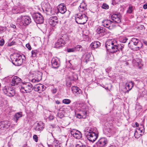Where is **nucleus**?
I'll return each mask as SVG.
<instances>
[{
    "instance_id": "1",
    "label": "nucleus",
    "mask_w": 147,
    "mask_h": 147,
    "mask_svg": "<svg viewBox=\"0 0 147 147\" xmlns=\"http://www.w3.org/2000/svg\"><path fill=\"white\" fill-rule=\"evenodd\" d=\"M105 47L109 52L113 53L118 51H122L124 45L123 44H118L115 40H111L107 41Z\"/></svg>"
},
{
    "instance_id": "2",
    "label": "nucleus",
    "mask_w": 147,
    "mask_h": 147,
    "mask_svg": "<svg viewBox=\"0 0 147 147\" xmlns=\"http://www.w3.org/2000/svg\"><path fill=\"white\" fill-rule=\"evenodd\" d=\"M25 57L19 54H14L11 57L12 63L16 66H20L23 63Z\"/></svg>"
},
{
    "instance_id": "3",
    "label": "nucleus",
    "mask_w": 147,
    "mask_h": 147,
    "mask_svg": "<svg viewBox=\"0 0 147 147\" xmlns=\"http://www.w3.org/2000/svg\"><path fill=\"white\" fill-rule=\"evenodd\" d=\"M21 87L20 90L23 93L30 92L33 89L32 85L29 82H22L21 85Z\"/></svg>"
},
{
    "instance_id": "4",
    "label": "nucleus",
    "mask_w": 147,
    "mask_h": 147,
    "mask_svg": "<svg viewBox=\"0 0 147 147\" xmlns=\"http://www.w3.org/2000/svg\"><path fill=\"white\" fill-rule=\"evenodd\" d=\"M88 20V18L86 15L81 13L77 14L75 17L76 22L80 24H84Z\"/></svg>"
},
{
    "instance_id": "5",
    "label": "nucleus",
    "mask_w": 147,
    "mask_h": 147,
    "mask_svg": "<svg viewBox=\"0 0 147 147\" xmlns=\"http://www.w3.org/2000/svg\"><path fill=\"white\" fill-rule=\"evenodd\" d=\"M139 42L140 40L139 39L134 38H133L129 43L128 44V46L134 50H135L137 51L139 50L142 47V43H140L141 45L138 46L135 48L134 47V46L138 45L139 44H140Z\"/></svg>"
},
{
    "instance_id": "6",
    "label": "nucleus",
    "mask_w": 147,
    "mask_h": 147,
    "mask_svg": "<svg viewBox=\"0 0 147 147\" xmlns=\"http://www.w3.org/2000/svg\"><path fill=\"white\" fill-rule=\"evenodd\" d=\"M86 136L88 140L92 142H94L97 139L98 137V134L97 132L94 131L92 129L90 130Z\"/></svg>"
},
{
    "instance_id": "7",
    "label": "nucleus",
    "mask_w": 147,
    "mask_h": 147,
    "mask_svg": "<svg viewBox=\"0 0 147 147\" xmlns=\"http://www.w3.org/2000/svg\"><path fill=\"white\" fill-rule=\"evenodd\" d=\"M32 18L36 24H42L44 21V18L40 13H33L32 15Z\"/></svg>"
},
{
    "instance_id": "8",
    "label": "nucleus",
    "mask_w": 147,
    "mask_h": 147,
    "mask_svg": "<svg viewBox=\"0 0 147 147\" xmlns=\"http://www.w3.org/2000/svg\"><path fill=\"white\" fill-rule=\"evenodd\" d=\"M17 20L19 22L22 21L23 24L24 26L28 25L31 22V19L28 16H21L18 18Z\"/></svg>"
},
{
    "instance_id": "9",
    "label": "nucleus",
    "mask_w": 147,
    "mask_h": 147,
    "mask_svg": "<svg viewBox=\"0 0 147 147\" xmlns=\"http://www.w3.org/2000/svg\"><path fill=\"white\" fill-rule=\"evenodd\" d=\"M3 91L4 94L9 96H13L15 94L14 90L10 87L5 86L3 89Z\"/></svg>"
},
{
    "instance_id": "10",
    "label": "nucleus",
    "mask_w": 147,
    "mask_h": 147,
    "mask_svg": "<svg viewBox=\"0 0 147 147\" xmlns=\"http://www.w3.org/2000/svg\"><path fill=\"white\" fill-rule=\"evenodd\" d=\"M108 142L106 138H102L96 143V145L97 147H105L107 146Z\"/></svg>"
},
{
    "instance_id": "11",
    "label": "nucleus",
    "mask_w": 147,
    "mask_h": 147,
    "mask_svg": "<svg viewBox=\"0 0 147 147\" xmlns=\"http://www.w3.org/2000/svg\"><path fill=\"white\" fill-rule=\"evenodd\" d=\"M102 23L103 26L110 30L112 29L113 27L115 26L114 24H113L111 20L108 19L103 20Z\"/></svg>"
},
{
    "instance_id": "12",
    "label": "nucleus",
    "mask_w": 147,
    "mask_h": 147,
    "mask_svg": "<svg viewBox=\"0 0 147 147\" xmlns=\"http://www.w3.org/2000/svg\"><path fill=\"white\" fill-rule=\"evenodd\" d=\"M44 7L47 14L51 15L55 14V13H57L54 11L55 9H52L49 3L46 4Z\"/></svg>"
},
{
    "instance_id": "13",
    "label": "nucleus",
    "mask_w": 147,
    "mask_h": 147,
    "mask_svg": "<svg viewBox=\"0 0 147 147\" xmlns=\"http://www.w3.org/2000/svg\"><path fill=\"white\" fill-rule=\"evenodd\" d=\"M120 15L116 14H114L111 16L112 22L113 24H119L121 22V21L120 18Z\"/></svg>"
},
{
    "instance_id": "14",
    "label": "nucleus",
    "mask_w": 147,
    "mask_h": 147,
    "mask_svg": "<svg viewBox=\"0 0 147 147\" xmlns=\"http://www.w3.org/2000/svg\"><path fill=\"white\" fill-rule=\"evenodd\" d=\"M70 133L73 137L77 139H80L82 136V134L80 131L75 129L71 130L70 131Z\"/></svg>"
},
{
    "instance_id": "15",
    "label": "nucleus",
    "mask_w": 147,
    "mask_h": 147,
    "mask_svg": "<svg viewBox=\"0 0 147 147\" xmlns=\"http://www.w3.org/2000/svg\"><path fill=\"white\" fill-rule=\"evenodd\" d=\"M57 12H59L62 14L64 13L67 11L66 7L65 4L63 3L59 4L57 7Z\"/></svg>"
},
{
    "instance_id": "16",
    "label": "nucleus",
    "mask_w": 147,
    "mask_h": 147,
    "mask_svg": "<svg viewBox=\"0 0 147 147\" xmlns=\"http://www.w3.org/2000/svg\"><path fill=\"white\" fill-rule=\"evenodd\" d=\"M58 22V19L56 16H53L50 18L49 20V24L53 26H55Z\"/></svg>"
},
{
    "instance_id": "17",
    "label": "nucleus",
    "mask_w": 147,
    "mask_h": 147,
    "mask_svg": "<svg viewBox=\"0 0 147 147\" xmlns=\"http://www.w3.org/2000/svg\"><path fill=\"white\" fill-rule=\"evenodd\" d=\"M21 79L17 76L14 77L12 80L11 84L12 86H16L21 82Z\"/></svg>"
},
{
    "instance_id": "18",
    "label": "nucleus",
    "mask_w": 147,
    "mask_h": 147,
    "mask_svg": "<svg viewBox=\"0 0 147 147\" xmlns=\"http://www.w3.org/2000/svg\"><path fill=\"white\" fill-rule=\"evenodd\" d=\"M44 86L40 84L36 85L34 86V90L35 91L41 93L44 90Z\"/></svg>"
},
{
    "instance_id": "19",
    "label": "nucleus",
    "mask_w": 147,
    "mask_h": 147,
    "mask_svg": "<svg viewBox=\"0 0 147 147\" xmlns=\"http://www.w3.org/2000/svg\"><path fill=\"white\" fill-rule=\"evenodd\" d=\"M51 66L54 68H58L60 66V64L58 62L57 59L53 58L51 61Z\"/></svg>"
},
{
    "instance_id": "20",
    "label": "nucleus",
    "mask_w": 147,
    "mask_h": 147,
    "mask_svg": "<svg viewBox=\"0 0 147 147\" xmlns=\"http://www.w3.org/2000/svg\"><path fill=\"white\" fill-rule=\"evenodd\" d=\"M7 121L0 122V129H3L4 128L6 129L8 128L10 126V124Z\"/></svg>"
},
{
    "instance_id": "21",
    "label": "nucleus",
    "mask_w": 147,
    "mask_h": 147,
    "mask_svg": "<svg viewBox=\"0 0 147 147\" xmlns=\"http://www.w3.org/2000/svg\"><path fill=\"white\" fill-rule=\"evenodd\" d=\"M134 86V83L132 81L129 82H127L125 84V88L126 89H128V90H127L125 92V93L128 92L129 91L131 90Z\"/></svg>"
},
{
    "instance_id": "22",
    "label": "nucleus",
    "mask_w": 147,
    "mask_h": 147,
    "mask_svg": "<svg viewBox=\"0 0 147 147\" xmlns=\"http://www.w3.org/2000/svg\"><path fill=\"white\" fill-rule=\"evenodd\" d=\"M105 28L99 26L97 28L96 31L97 33L100 34V35L102 36L105 33Z\"/></svg>"
},
{
    "instance_id": "23",
    "label": "nucleus",
    "mask_w": 147,
    "mask_h": 147,
    "mask_svg": "<svg viewBox=\"0 0 147 147\" xmlns=\"http://www.w3.org/2000/svg\"><path fill=\"white\" fill-rule=\"evenodd\" d=\"M44 124L42 122L38 123L36 126L35 129L36 131H39V132H40L44 128Z\"/></svg>"
},
{
    "instance_id": "24",
    "label": "nucleus",
    "mask_w": 147,
    "mask_h": 147,
    "mask_svg": "<svg viewBox=\"0 0 147 147\" xmlns=\"http://www.w3.org/2000/svg\"><path fill=\"white\" fill-rule=\"evenodd\" d=\"M71 90L74 93L77 94H80L82 93L81 90L78 87L76 86H74L71 87Z\"/></svg>"
},
{
    "instance_id": "25",
    "label": "nucleus",
    "mask_w": 147,
    "mask_h": 147,
    "mask_svg": "<svg viewBox=\"0 0 147 147\" xmlns=\"http://www.w3.org/2000/svg\"><path fill=\"white\" fill-rule=\"evenodd\" d=\"M22 112H19L17 113L14 115L13 119L17 123L18 121L19 120L20 118L22 117Z\"/></svg>"
},
{
    "instance_id": "26",
    "label": "nucleus",
    "mask_w": 147,
    "mask_h": 147,
    "mask_svg": "<svg viewBox=\"0 0 147 147\" xmlns=\"http://www.w3.org/2000/svg\"><path fill=\"white\" fill-rule=\"evenodd\" d=\"M100 45V43L98 41L92 42L90 45L91 47L93 49H95L98 48Z\"/></svg>"
},
{
    "instance_id": "27",
    "label": "nucleus",
    "mask_w": 147,
    "mask_h": 147,
    "mask_svg": "<svg viewBox=\"0 0 147 147\" xmlns=\"http://www.w3.org/2000/svg\"><path fill=\"white\" fill-rule=\"evenodd\" d=\"M42 73L40 71H38L35 74V78H37L38 80H41L42 78Z\"/></svg>"
},
{
    "instance_id": "28",
    "label": "nucleus",
    "mask_w": 147,
    "mask_h": 147,
    "mask_svg": "<svg viewBox=\"0 0 147 147\" xmlns=\"http://www.w3.org/2000/svg\"><path fill=\"white\" fill-rule=\"evenodd\" d=\"M140 69H142L143 68V65L142 63V60L139 59V61L137 60L135 64Z\"/></svg>"
},
{
    "instance_id": "29",
    "label": "nucleus",
    "mask_w": 147,
    "mask_h": 147,
    "mask_svg": "<svg viewBox=\"0 0 147 147\" xmlns=\"http://www.w3.org/2000/svg\"><path fill=\"white\" fill-rule=\"evenodd\" d=\"M63 39L62 38L58 39L57 42L55 43V47L57 48L61 46V44L63 43Z\"/></svg>"
},
{
    "instance_id": "30",
    "label": "nucleus",
    "mask_w": 147,
    "mask_h": 147,
    "mask_svg": "<svg viewBox=\"0 0 147 147\" xmlns=\"http://www.w3.org/2000/svg\"><path fill=\"white\" fill-rule=\"evenodd\" d=\"M84 4L85 5L84 3H81L79 7V9L80 12H83L86 9V6L85 5H83Z\"/></svg>"
},
{
    "instance_id": "31",
    "label": "nucleus",
    "mask_w": 147,
    "mask_h": 147,
    "mask_svg": "<svg viewBox=\"0 0 147 147\" xmlns=\"http://www.w3.org/2000/svg\"><path fill=\"white\" fill-rule=\"evenodd\" d=\"M138 129L140 131L141 133H144V125L143 124L140 125Z\"/></svg>"
},
{
    "instance_id": "32",
    "label": "nucleus",
    "mask_w": 147,
    "mask_h": 147,
    "mask_svg": "<svg viewBox=\"0 0 147 147\" xmlns=\"http://www.w3.org/2000/svg\"><path fill=\"white\" fill-rule=\"evenodd\" d=\"M87 112L86 110H84L82 111L81 114L82 115V118H86Z\"/></svg>"
},
{
    "instance_id": "33",
    "label": "nucleus",
    "mask_w": 147,
    "mask_h": 147,
    "mask_svg": "<svg viewBox=\"0 0 147 147\" xmlns=\"http://www.w3.org/2000/svg\"><path fill=\"white\" fill-rule=\"evenodd\" d=\"M63 102L64 104H68L70 103L71 100L69 99H64L63 100Z\"/></svg>"
},
{
    "instance_id": "34",
    "label": "nucleus",
    "mask_w": 147,
    "mask_h": 147,
    "mask_svg": "<svg viewBox=\"0 0 147 147\" xmlns=\"http://www.w3.org/2000/svg\"><path fill=\"white\" fill-rule=\"evenodd\" d=\"M102 7L103 9H107L109 8V6L106 3H104L102 6Z\"/></svg>"
},
{
    "instance_id": "35",
    "label": "nucleus",
    "mask_w": 147,
    "mask_h": 147,
    "mask_svg": "<svg viewBox=\"0 0 147 147\" xmlns=\"http://www.w3.org/2000/svg\"><path fill=\"white\" fill-rule=\"evenodd\" d=\"M75 49L78 50H80V49L82 50V47L80 45H78L76 47Z\"/></svg>"
},
{
    "instance_id": "36",
    "label": "nucleus",
    "mask_w": 147,
    "mask_h": 147,
    "mask_svg": "<svg viewBox=\"0 0 147 147\" xmlns=\"http://www.w3.org/2000/svg\"><path fill=\"white\" fill-rule=\"evenodd\" d=\"M37 54V51L36 50H34L32 51V54L33 57L36 56V55Z\"/></svg>"
},
{
    "instance_id": "37",
    "label": "nucleus",
    "mask_w": 147,
    "mask_h": 147,
    "mask_svg": "<svg viewBox=\"0 0 147 147\" xmlns=\"http://www.w3.org/2000/svg\"><path fill=\"white\" fill-rule=\"evenodd\" d=\"M140 135H141V134L138 135V131L136 130L135 131V132L134 134V136L136 138H138L140 137Z\"/></svg>"
},
{
    "instance_id": "38",
    "label": "nucleus",
    "mask_w": 147,
    "mask_h": 147,
    "mask_svg": "<svg viewBox=\"0 0 147 147\" xmlns=\"http://www.w3.org/2000/svg\"><path fill=\"white\" fill-rule=\"evenodd\" d=\"M90 56V55L89 54H87L86 55V62L89 61V58Z\"/></svg>"
},
{
    "instance_id": "39",
    "label": "nucleus",
    "mask_w": 147,
    "mask_h": 147,
    "mask_svg": "<svg viewBox=\"0 0 147 147\" xmlns=\"http://www.w3.org/2000/svg\"><path fill=\"white\" fill-rule=\"evenodd\" d=\"M133 11V8L132 7H129L128 10L127 11V12L129 13H131Z\"/></svg>"
},
{
    "instance_id": "40",
    "label": "nucleus",
    "mask_w": 147,
    "mask_h": 147,
    "mask_svg": "<svg viewBox=\"0 0 147 147\" xmlns=\"http://www.w3.org/2000/svg\"><path fill=\"white\" fill-rule=\"evenodd\" d=\"M37 79H38L35 78H33L31 80V81L33 83H36L40 81V80H38Z\"/></svg>"
},
{
    "instance_id": "41",
    "label": "nucleus",
    "mask_w": 147,
    "mask_h": 147,
    "mask_svg": "<svg viewBox=\"0 0 147 147\" xmlns=\"http://www.w3.org/2000/svg\"><path fill=\"white\" fill-rule=\"evenodd\" d=\"M4 40L3 39H2L0 40V46H2L4 44Z\"/></svg>"
},
{
    "instance_id": "42",
    "label": "nucleus",
    "mask_w": 147,
    "mask_h": 147,
    "mask_svg": "<svg viewBox=\"0 0 147 147\" xmlns=\"http://www.w3.org/2000/svg\"><path fill=\"white\" fill-rule=\"evenodd\" d=\"M75 51L74 48L68 49H67V51L68 52H74Z\"/></svg>"
},
{
    "instance_id": "43",
    "label": "nucleus",
    "mask_w": 147,
    "mask_h": 147,
    "mask_svg": "<svg viewBox=\"0 0 147 147\" xmlns=\"http://www.w3.org/2000/svg\"><path fill=\"white\" fill-rule=\"evenodd\" d=\"M33 138L36 142H37L38 141V137L36 135H34L33 136Z\"/></svg>"
},
{
    "instance_id": "44",
    "label": "nucleus",
    "mask_w": 147,
    "mask_h": 147,
    "mask_svg": "<svg viewBox=\"0 0 147 147\" xmlns=\"http://www.w3.org/2000/svg\"><path fill=\"white\" fill-rule=\"evenodd\" d=\"M127 40L128 39L126 37H124L121 40V42L123 43H125Z\"/></svg>"
},
{
    "instance_id": "45",
    "label": "nucleus",
    "mask_w": 147,
    "mask_h": 147,
    "mask_svg": "<svg viewBox=\"0 0 147 147\" xmlns=\"http://www.w3.org/2000/svg\"><path fill=\"white\" fill-rule=\"evenodd\" d=\"M26 47L29 50L31 49V47L29 44H27L26 45Z\"/></svg>"
},
{
    "instance_id": "46",
    "label": "nucleus",
    "mask_w": 147,
    "mask_h": 147,
    "mask_svg": "<svg viewBox=\"0 0 147 147\" xmlns=\"http://www.w3.org/2000/svg\"><path fill=\"white\" fill-rule=\"evenodd\" d=\"M112 4L113 5H115L118 3V2L116 1V0H112Z\"/></svg>"
},
{
    "instance_id": "47",
    "label": "nucleus",
    "mask_w": 147,
    "mask_h": 147,
    "mask_svg": "<svg viewBox=\"0 0 147 147\" xmlns=\"http://www.w3.org/2000/svg\"><path fill=\"white\" fill-rule=\"evenodd\" d=\"M77 117L79 119H81L82 118V115L81 114H78L77 116Z\"/></svg>"
},
{
    "instance_id": "48",
    "label": "nucleus",
    "mask_w": 147,
    "mask_h": 147,
    "mask_svg": "<svg viewBox=\"0 0 147 147\" xmlns=\"http://www.w3.org/2000/svg\"><path fill=\"white\" fill-rule=\"evenodd\" d=\"M143 8L144 9H147V5L144 4L143 6Z\"/></svg>"
},
{
    "instance_id": "49",
    "label": "nucleus",
    "mask_w": 147,
    "mask_h": 147,
    "mask_svg": "<svg viewBox=\"0 0 147 147\" xmlns=\"http://www.w3.org/2000/svg\"><path fill=\"white\" fill-rule=\"evenodd\" d=\"M11 27H12V28H16V26L13 24H11Z\"/></svg>"
},
{
    "instance_id": "50",
    "label": "nucleus",
    "mask_w": 147,
    "mask_h": 147,
    "mask_svg": "<svg viewBox=\"0 0 147 147\" xmlns=\"http://www.w3.org/2000/svg\"><path fill=\"white\" fill-rule=\"evenodd\" d=\"M57 92V90L56 89H53V93L54 94L56 92Z\"/></svg>"
},
{
    "instance_id": "51",
    "label": "nucleus",
    "mask_w": 147,
    "mask_h": 147,
    "mask_svg": "<svg viewBox=\"0 0 147 147\" xmlns=\"http://www.w3.org/2000/svg\"><path fill=\"white\" fill-rule=\"evenodd\" d=\"M0 30L1 31H3L4 30V28L1 27H0Z\"/></svg>"
},
{
    "instance_id": "52",
    "label": "nucleus",
    "mask_w": 147,
    "mask_h": 147,
    "mask_svg": "<svg viewBox=\"0 0 147 147\" xmlns=\"http://www.w3.org/2000/svg\"><path fill=\"white\" fill-rule=\"evenodd\" d=\"M56 103L57 104H60V101L59 100H57L56 101Z\"/></svg>"
},
{
    "instance_id": "53",
    "label": "nucleus",
    "mask_w": 147,
    "mask_h": 147,
    "mask_svg": "<svg viewBox=\"0 0 147 147\" xmlns=\"http://www.w3.org/2000/svg\"><path fill=\"white\" fill-rule=\"evenodd\" d=\"M135 125H136V127H138L139 125V124L137 122L135 123Z\"/></svg>"
},
{
    "instance_id": "54",
    "label": "nucleus",
    "mask_w": 147,
    "mask_h": 147,
    "mask_svg": "<svg viewBox=\"0 0 147 147\" xmlns=\"http://www.w3.org/2000/svg\"><path fill=\"white\" fill-rule=\"evenodd\" d=\"M57 142V141H54V142H53V145L55 146V147L56 146V145L55 144V142Z\"/></svg>"
},
{
    "instance_id": "55",
    "label": "nucleus",
    "mask_w": 147,
    "mask_h": 147,
    "mask_svg": "<svg viewBox=\"0 0 147 147\" xmlns=\"http://www.w3.org/2000/svg\"><path fill=\"white\" fill-rule=\"evenodd\" d=\"M108 147H116V146L114 145H110Z\"/></svg>"
},
{
    "instance_id": "56",
    "label": "nucleus",
    "mask_w": 147,
    "mask_h": 147,
    "mask_svg": "<svg viewBox=\"0 0 147 147\" xmlns=\"http://www.w3.org/2000/svg\"><path fill=\"white\" fill-rule=\"evenodd\" d=\"M79 147H86L85 146H83L82 145H79Z\"/></svg>"
},
{
    "instance_id": "57",
    "label": "nucleus",
    "mask_w": 147,
    "mask_h": 147,
    "mask_svg": "<svg viewBox=\"0 0 147 147\" xmlns=\"http://www.w3.org/2000/svg\"><path fill=\"white\" fill-rule=\"evenodd\" d=\"M48 146L49 147H52V146H52L51 145H49V144H48Z\"/></svg>"
},
{
    "instance_id": "58",
    "label": "nucleus",
    "mask_w": 147,
    "mask_h": 147,
    "mask_svg": "<svg viewBox=\"0 0 147 147\" xmlns=\"http://www.w3.org/2000/svg\"><path fill=\"white\" fill-rule=\"evenodd\" d=\"M76 147H80L79 144H77L76 146Z\"/></svg>"
},
{
    "instance_id": "59",
    "label": "nucleus",
    "mask_w": 147,
    "mask_h": 147,
    "mask_svg": "<svg viewBox=\"0 0 147 147\" xmlns=\"http://www.w3.org/2000/svg\"><path fill=\"white\" fill-rule=\"evenodd\" d=\"M141 27L142 28L143 27H144V26L143 25H141Z\"/></svg>"
},
{
    "instance_id": "60",
    "label": "nucleus",
    "mask_w": 147,
    "mask_h": 147,
    "mask_svg": "<svg viewBox=\"0 0 147 147\" xmlns=\"http://www.w3.org/2000/svg\"><path fill=\"white\" fill-rule=\"evenodd\" d=\"M11 45H9V46H11Z\"/></svg>"
}]
</instances>
